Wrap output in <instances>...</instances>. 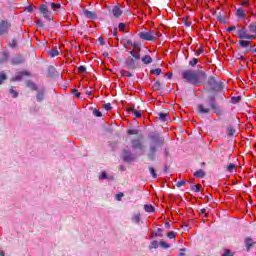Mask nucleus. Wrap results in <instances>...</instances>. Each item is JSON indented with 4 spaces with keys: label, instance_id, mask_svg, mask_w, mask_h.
Here are the masks:
<instances>
[{
    "label": "nucleus",
    "instance_id": "obj_29",
    "mask_svg": "<svg viewBox=\"0 0 256 256\" xmlns=\"http://www.w3.org/2000/svg\"><path fill=\"white\" fill-rule=\"evenodd\" d=\"M51 7H52L53 11H57V9H60V8H61V4L52 3V4H51Z\"/></svg>",
    "mask_w": 256,
    "mask_h": 256
},
{
    "label": "nucleus",
    "instance_id": "obj_48",
    "mask_svg": "<svg viewBox=\"0 0 256 256\" xmlns=\"http://www.w3.org/2000/svg\"><path fill=\"white\" fill-rule=\"evenodd\" d=\"M73 95H75V97H81V93H79V91L77 90H73Z\"/></svg>",
    "mask_w": 256,
    "mask_h": 256
},
{
    "label": "nucleus",
    "instance_id": "obj_23",
    "mask_svg": "<svg viewBox=\"0 0 256 256\" xmlns=\"http://www.w3.org/2000/svg\"><path fill=\"white\" fill-rule=\"evenodd\" d=\"M167 117H169V115L166 114V113H160L159 114L160 121H167Z\"/></svg>",
    "mask_w": 256,
    "mask_h": 256
},
{
    "label": "nucleus",
    "instance_id": "obj_2",
    "mask_svg": "<svg viewBox=\"0 0 256 256\" xmlns=\"http://www.w3.org/2000/svg\"><path fill=\"white\" fill-rule=\"evenodd\" d=\"M182 77L187 83H191L196 87L201 85V81H205L207 79V75L202 70H184L182 72Z\"/></svg>",
    "mask_w": 256,
    "mask_h": 256
},
{
    "label": "nucleus",
    "instance_id": "obj_25",
    "mask_svg": "<svg viewBox=\"0 0 256 256\" xmlns=\"http://www.w3.org/2000/svg\"><path fill=\"white\" fill-rule=\"evenodd\" d=\"M132 221L134 223H139V221H141V215L139 214L134 215V217L132 218Z\"/></svg>",
    "mask_w": 256,
    "mask_h": 256
},
{
    "label": "nucleus",
    "instance_id": "obj_54",
    "mask_svg": "<svg viewBox=\"0 0 256 256\" xmlns=\"http://www.w3.org/2000/svg\"><path fill=\"white\" fill-rule=\"evenodd\" d=\"M7 57H8L7 54H4V55H3L4 61H7Z\"/></svg>",
    "mask_w": 256,
    "mask_h": 256
},
{
    "label": "nucleus",
    "instance_id": "obj_6",
    "mask_svg": "<svg viewBox=\"0 0 256 256\" xmlns=\"http://www.w3.org/2000/svg\"><path fill=\"white\" fill-rule=\"evenodd\" d=\"M112 15L116 18L119 19L121 15H123V9H121L120 5H115L112 7Z\"/></svg>",
    "mask_w": 256,
    "mask_h": 256
},
{
    "label": "nucleus",
    "instance_id": "obj_57",
    "mask_svg": "<svg viewBox=\"0 0 256 256\" xmlns=\"http://www.w3.org/2000/svg\"><path fill=\"white\" fill-rule=\"evenodd\" d=\"M0 63H3V60H0Z\"/></svg>",
    "mask_w": 256,
    "mask_h": 256
},
{
    "label": "nucleus",
    "instance_id": "obj_52",
    "mask_svg": "<svg viewBox=\"0 0 256 256\" xmlns=\"http://www.w3.org/2000/svg\"><path fill=\"white\" fill-rule=\"evenodd\" d=\"M209 83H210V85H213V83H215V79L210 78V79H209Z\"/></svg>",
    "mask_w": 256,
    "mask_h": 256
},
{
    "label": "nucleus",
    "instance_id": "obj_9",
    "mask_svg": "<svg viewBox=\"0 0 256 256\" xmlns=\"http://www.w3.org/2000/svg\"><path fill=\"white\" fill-rule=\"evenodd\" d=\"M83 13L86 19H97V14H95V12H91L89 10H83Z\"/></svg>",
    "mask_w": 256,
    "mask_h": 256
},
{
    "label": "nucleus",
    "instance_id": "obj_11",
    "mask_svg": "<svg viewBox=\"0 0 256 256\" xmlns=\"http://www.w3.org/2000/svg\"><path fill=\"white\" fill-rule=\"evenodd\" d=\"M245 245H246L247 251H251V247H253L255 243H253V240L250 237H248L245 239Z\"/></svg>",
    "mask_w": 256,
    "mask_h": 256
},
{
    "label": "nucleus",
    "instance_id": "obj_31",
    "mask_svg": "<svg viewBox=\"0 0 256 256\" xmlns=\"http://www.w3.org/2000/svg\"><path fill=\"white\" fill-rule=\"evenodd\" d=\"M159 247V243L157 241H153L150 245V249H157Z\"/></svg>",
    "mask_w": 256,
    "mask_h": 256
},
{
    "label": "nucleus",
    "instance_id": "obj_40",
    "mask_svg": "<svg viewBox=\"0 0 256 256\" xmlns=\"http://www.w3.org/2000/svg\"><path fill=\"white\" fill-rule=\"evenodd\" d=\"M210 101H211V107H212V109H215V96H212V97L210 98Z\"/></svg>",
    "mask_w": 256,
    "mask_h": 256
},
{
    "label": "nucleus",
    "instance_id": "obj_5",
    "mask_svg": "<svg viewBox=\"0 0 256 256\" xmlns=\"http://www.w3.org/2000/svg\"><path fill=\"white\" fill-rule=\"evenodd\" d=\"M138 37L143 41H155L159 39V32L157 30L142 31L139 32Z\"/></svg>",
    "mask_w": 256,
    "mask_h": 256
},
{
    "label": "nucleus",
    "instance_id": "obj_34",
    "mask_svg": "<svg viewBox=\"0 0 256 256\" xmlns=\"http://www.w3.org/2000/svg\"><path fill=\"white\" fill-rule=\"evenodd\" d=\"M160 247H163L164 249H169V244L165 241H160Z\"/></svg>",
    "mask_w": 256,
    "mask_h": 256
},
{
    "label": "nucleus",
    "instance_id": "obj_32",
    "mask_svg": "<svg viewBox=\"0 0 256 256\" xmlns=\"http://www.w3.org/2000/svg\"><path fill=\"white\" fill-rule=\"evenodd\" d=\"M222 256H233V252H231V250L226 249L224 250V253L222 254Z\"/></svg>",
    "mask_w": 256,
    "mask_h": 256
},
{
    "label": "nucleus",
    "instance_id": "obj_39",
    "mask_svg": "<svg viewBox=\"0 0 256 256\" xmlns=\"http://www.w3.org/2000/svg\"><path fill=\"white\" fill-rule=\"evenodd\" d=\"M85 71H87V68H85V66H80L78 68V73H85Z\"/></svg>",
    "mask_w": 256,
    "mask_h": 256
},
{
    "label": "nucleus",
    "instance_id": "obj_42",
    "mask_svg": "<svg viewBox=\"0 0 256 256\" xmlns=\"http://www.w3.org/2000/svg\"><path fill=\"white\" fill-rule=\"evenodd\" d=\"M185 180H181V181H179V182H177V184H176V187H183V185H185Z\"/></svg>",
    "mask_w": 256,
    "mask_h": 256
},
{
    "label": "nucleus",
    "instance_id": "obj_7",
    "mask_svg": "<svg viewBox=\"0 0 256 256\" xmlns=\"http://www.w3.org/2000/svg\"><path fill=\"white\" fill-rule=\"evenodd\" d=\"M40 13H42L43 17L46 19H49L51 17V13L49 12V9L47 8V5L41 4L39 6Z\"/></svg>",
    "mask_w": 256,
    "mask_h": 256
},
{
    "label": "nucleus",
    "instance_id": "obj_21",
    "mask_svg": "<svg viewBox=\"0 0 256 256\" xmlns=\"http://www.w3.org/2000/svg\"><path fill=\"white\" fill-rule=\"evenodd\" d=\"M192 191H194V193H199L201 191V184L192 186Z\"/></svg>",
    "mask_w": 256,
    "mask_h": 256
},
{
    "label": "nucleus",
    "instance_id": "obj_13",
    "mask_svg": "<svg viewBox=\"0 0 256 256\" xmlns=\"http://www.w3.org/2000/svg\"><path fill=\"white\" fill-rule=\"evenodd\" d=\"M132 147L133 149H143V144H141V141L139 140H133Z\"/></svg>",
    "mask_w": 256,
    "mask_h": 256
},
{
    "label": "nucleus",
    "instance_id": "obj_41",
    "mask_svg": "<svg viewBox=\"0 0 256 256\" xmlns=\"http://www.w3.org/2000/svg\"><path fill=\"white\" fill-rule=\"evenodd\" d=\"M139 131L137 130H128V135H138Z\"/></svg>",
    "mask_w": 256,
    "mask_h": 256
},
{
    "label": "nucleus",
    "instance_id": "obj_44",
    "mask_svg": "<svg viewBox=\"0 0 256 256\" xmlns=\"http://www.w3.org/2000/svg\"><path fill=\"white\" fill-rule=\"evenodd\" d=\"M10 93L12 94V97H18L19 95V93H17V91H15L14 89H11Z\"/></svg>",
    "mask_w": 256,
    "mask_h": 256
},
{
    "label": "nucleus",
    "instance_id": "obj_4",
    "mask_svg": "<svg viewBox=\"0 0 256 256\" xmlns=\"http://www.w3.org/2000/svg\"><path fill=\"white\" fill-rule=\"evenodd\" d=\"M240 7L236 9L238 19H247V13H251V0H239Z\"/></svg>",
    "mask_w": 256,
    "mask_h": 256
},
{
    "label": "nucleus",
    "instance_id": "obj_53",
    "mask_svg": "<svg viewBox=\"0 0 256 256\" xmlns=\"http://www.w3.org/2000/svg\"><path fill=\"white\" fill-rule=\"evenodd\" d=\"M0 256H5V252L3 250H0Z\"/></svg>",
    "mask_w": 256,
    "mask_h": 256
},
{
    "label": "nucleus",
    "instance_id": "obj_1",
    "mask_svg": "<svg viewBox=\"0 0 256 256\" xmlns=\"http://www.w3.org/2000/svg\"><path fill=\"white\" fill-rule=\"evenodd\" d=\"M240 47L247 48L251 45V41L256 39V22L249 24L248 28L243 26L237 30Z\"/></svg>",
    "mask_w": 256,
    "mask_h": 256
},
{
    "label": "nucleus",
    "instance_id": "obj_3",
    "mask_svg": "<svg viewBox=\"0 0 256 256\" xmlns=\"http://www.w3.org/2000/svg\"><path fill=\"white\" fill-rule=\"evenodd\" d=\"M130 55L131 56L126 59V67H128V69H135V67H137V61L141 60V48H137V44H133Z\"/></svg>",
    "mask_w": 256,
    "mask_h": 256
},
{
    "label": "nucleus",
    "instance_id": "obj_22",
    "mask_svg": "<svg viewBox=\"0 0 256 256\" xmlns=\"http://www.w3.org/2000/svg\"><path fill=\"white\" fill-rule=\"evenodd\" d=\"M27 87H30V89H32V91H36L37 90V86L33 82H31V81L27 82Z\"/></svg>",
    "mask_w": 256,
    "mask_h": 256
},
{
    "label": "nucleus",
    "instance_id": "obj_49",
    "mask_svg": "<svg viewBox=\"0 0 256 256\" xmlns=\"http://www.w3.org/2000/svg\"><path fill=\"white\" fill-rule=\"evenodd\" d=\"M157 152V147L151 146L150 147V153H156Z\"/></svg>",
    "mask_w": 256,
    "mask_h": 256
},
{
    "label": "nucleus",
    "instance_id": "obj_46",
    "mask_svg": "<svg viewBox=\"0 0 256 256\" xmlns=\"http://www.w3.org/2000/svg\"><path fill=\"white\" fill-rule=\"evenodd\" d=\"M124 196L123 193L116 194V200L121 201V198Z\"/></svg>",
    "mask_w": 256,
    "mask_h": 256
},
{
    "label": "nucleus",
    "instance_id": "obj_16",
    "mask_svg": "<svg viewBox=\"0 0 256 256\" xmlns=\"http://www.w3.org/2000/svg\"><path fill=\"white\" fill-rule=\"evenodd\" d=\"M144 209L147 213H153V211H155V207L151 204L144 205Z\"/></svg>",
    "mask_w": 256,
    "mask_h": 256
},
{
    "label": "nucleus",
    "instance_id": "obj_58",
    "mask_svg": "<svg viewBox=\"0 0 256 256\" xmlns=\"http://www.w3.org/2000/svg\"><path fill=\"white\" fill-rule=\"evenodd\" d=\"M180 255L183 256V255H185V254L181 253Z\"/></svg>",
    "mask_w": 256,
    "mask_h": 256
},
{
    "label": "nucleus",
    "instance_id": "obj_43",
    "mask_svg": "<svg viewBox=\"0 0 256 256\" xmlns=\"http://www.w3.org/2000/svg\"><path fill=\"white\" fill-rule=\"evenodd\" d=\"M175 237H176V234H175V232H170V233H168V238L169 239H175Z\"/></svg>",
    "mask_w": 256,
    "mask_h": 256
},
{
    "label": "nucleus",
    "instance_id": "obj_27",
    "mask_svg": "<svg viewBox=\"0 0 256 256\" xmlns=\"http://www.w3.org/2000/svg\"><path fill=\"white\" fill-rule=\"evenodd\" d=\"M7 79V75L5 73H0V85Z\"/></svg>",
    "mask_w": 256,
    "mask_h": 256
},
{
    "label": "nucleus",
    "instance_id": "obj_10",
    "mask_svg": "<svg viewBox=\"0 0 256 256\" xmlns=\"http://www.w3.org/2000/svg\"><path fill=\"white\" fill-rule=\"evenodd\" d=\"M25 75L29 76V72H25V71L19 72L16 74L15 78L12 79V81H21V79H23V77H25Z\"/></svg>",
    "mask_w": 256,
    "mask_h": 256
},
{
    "label": "nucleus",
    "instance_id": "obj_12",
    "mask_svg": "<svg viewBox=\"0 0 256 256\" xmlns=\"http://www.w3.org/2000/svg\"><path fill=\"white\" fill-rule=\"evenodd\" d=\"M142 63L144 65H149L150 63H153V58H151L149 55H145L142 57Z\"/></svg>",
    "mask_w": 256,
    "mask_h": 256
},
{
    "label": "nucleus",
    "instance_id": "obj_14",
    "mask_svg": "<svg viewBox=\"0 0 256 256\" xmlns=\"http://www.w3.org/2000/svg\"><path fill=\"white\" fill-rule=\"evenodd\" d=\"M194 177H197L198 179H203V177H205V171H203L202 169L196 171L194 173Z\"/></svg>",
    "mask_w": 256,
    "mask_h": 256
},
{
    "label": "nucleus",
    "instance_id": "obj_20",
    "mask_svg": "<svg viewBox=\"0 0 256 256\" xmlns=\"http://www.w3.org/2000/svg\"><path fill=\"white\" fill-rule=\"evenodd\" d=\"M199 63V59L193 58L192 60L189 61L190 67H195Z\"/></svg>",
    "mask_w": 256,
    "mask_h": 256
},
{
    "label": "nucleus",
    "instance_id": "obj_24",
    "mask_svg": "<svg viewBox=\"0 0 256 256\" xmlns=\"http://www.w3.org/2000/svg\"><path fill=\"white\" fill-rule=\"evenodd\" d=\"M131 111L137 119L141 118V113L138 110L132 108Z\"/></svg>",
    "mask_w": 256,
    "mask_h": 256
},
{
    "label": "nucleus",
    "instance_id": "obj_50",
    "mask_svg": "<svg viewBox=\"0 0 256 256\" xmlns=\"http://www.w3.org/2000/svg\"><path fill=\"white\" fill-rule=\"evenodd\" d=\"M107 178V173L102 172L101 175L99 176V179H106Z\"/></svg>",
    "mask_w": 256,
    "mask_h": 256
},
{
    "label": "nucleus",
    "instance_id": "obj_35",
    "mask_svg": "<svg viewBox=\"0 0 256 256\" xmlns=\"http://www.w3.org/2000/svg\"><path fill=\"white\" fill-rule=\"evenodd\" d=\"M103 108H104L106 111H111V109H113V107H111V103L104 104Z\"/></svg>",
    "mask_w": 256,
    "mask_h": 256
},
{
    "label": "nucleus",
    "instance_id": "obj_36",
    "mask_svg": "<svg viewBox=\"0 0 256 256\" xmlns=\"http://www.w3.org/2000/svg\"><path fill=\"white\" fill-rule=\"evenodd\" d=\"M93 113H94L95 117H103V114L101 113V111H99V110H97V109H95V110L93 111Z\"/></svg>",
    "mask_w": 256,
    "mask_h": 256
},
{
    "label": "nucleus",
    "instance_id": "obj_51",
    "mask_svg": "<svg viewBox=\"0 0 256 256\" xmlns=\"http://www.w3.org/2000/svg\"><path fill=\"white\" fill-rule=\"evenodd\" d=\"M37 99H38V101H41V99H43V94L39 93V94L37 95Z\"/></svg>",
    "mask_w": 256,
    "mask_h": 256
},
{
    "label": "nucleus",
    "instance_id": "obj_33",
    "mask_svg": "<svg viewBox=\"0 0 256 256\" xmlns=\"http://www.w3.org/2000/svg\"><path fill=\"white\" fill-rule=\"evenodd\" d=\"M234 169H235V164H229L227 166V171H229L230 173H233Z\"/></svg>",
    "mask_w": 256,
    "mask_h": 256
},
{
    "label": "nucleus",
    "instance_id": "obj_37",
    "mask_svg": "<svg viewBox=\"0 0 256 256\" xmlns=\"http://www.w3.org/2000/svg\"><path fill=\"white\" fill-rule=\"evenodd\" d=\"M125 27H126L125 23H120V24L118 25L119 31H125Z\"/></svg>",
    "mask_w": 256,
    "mask_h": 256
},
{
    "label": "nucleus",
    "instance_id": "obj_28",
    "mask_svg": "<svg viewBox=\"0 0 256 256\" xmlns=\"http://www.w3.org/2000/svg\"><path fill=\"white\" fill-rule=\"evenodd\" d=\"M199 215H204V217L207 218L208 217L207 209H205V208L200 209Z\"/></svg>",
    "mask_w": 256,
    "mask_h": 256
},
{
    "label": "nucleus",
    "instance_id": "obj_47",
    "mask_svg": "<svg viewBox=\"0 0 256 256\" xmlns=\"http://www.w3.org/2000/svg\"><path fill=\"white\" fill-rule=\"evenodd\" d=\"M123 75H124V77H132V74L129 71H124Z\"/></svg>",
    "mask_w": 256,
    "mask_h": 256
},
{
    "label": "nucleus",
    "instance_id": "obj_56",
    "mask_svg": "<svg viewBox=\"0 0 256 256\" xmlns=\"http://www.w3.org/2000/svg\"><path fill=\"white\" fill-rule=\"evenodd\" d=\"M165 226H166V227H169V223H166Z\"/></svg>",
    "mask_w": 256,
    "mask_h": 256
},
{
    "label": "nucleus",
    "instance_id": "obj_45",
    "mask_svg": "<svg viewBox=\"0 0 256 256\" xmlns=\"http://www.w3.org/2000/svg\"><path fill=\"white\" fill-rule=\"evenodd\" d=\"M236 29H237V27H235V26H230V27L227 28V32H228V33H231V31H235Z\"/></svg>",
    "mask_w": 256,
    "mask_h": 256
},
{
    "label": "nucleus",
    "instance_id": "obj_19",
    "mask_svg": "<svg viewBox=\"0 0 256 256\" xmlns=\"http://www.w3.org/2000/svg\"><path fill=\"white\" fill-rule=\"evenodd\" d=\"M50 57H57L59 55V50L58 49H52L49 52Z\"/></svg>",
    "mask_w": 256,
    "mask_h": 256
},
{
    "label": "nucleus",
    "instance_id": "obj_8",
    "mask_svg": "<svg viewBox=\"0 0 256 256\" xmlns=\"http://www.w3.org/2000/svg\"><path fill=\"white\" fill-rule=\"evenodd\" d=\"M123 159L124 161H127V162L133 161V154H131V151L124 150Z\"/></svg>",
    "mask_w": 256,
    "mask_h": 256
},
{
    "label": "nucleus",
    "instance_id": "obj_38",
    "mask_svg": "<svg viewBox=\"0 0 256 256\" xmlns=\"http://www.w3.org/2000/svg\"><path fill=\"white\" fill-rule=\"evenodd\" d=\"M148 157L151 161H153V159H155V153H153V152H151V150H149Z\"/></svg>",
    "mask_w": 256,
    "mask_h": 256
},
{
    "label": "nucleus",
    "instance_id": "obj_18",
    "mask_svg": "<svg viewBox=\"0 0 256 256\" xmlns=\"http://www.w3.org/2000/svg\"><path fill=\"white\" fill-rule=\"evenodd\" d=\"M198 109H199L200 113H209V108H205V106H203V104H200L198 106Z\"/></svg>",
    "mask_w": 256,
    "mask_h": 256
},
{
    "label": "nucleus",
    "instance_id": "obj_17",
    "mask_svg": "<svg viewBox=\"0 0 256 256\" xmlns=\"http://www.w3.org/2000/svg\"><path fill=\"white\" fill-rule=\"evenodd\" d=\"M227 135H228V137H233L235 135V128L228 127L227 128Z\"/></svg>",
    "mask_w": 256,
    "mask_h": 256
},
{
    "label": "nucleus",
    "instance_id": "obj_26",
    "mask_svg": "<svg viewBox=\"0 0 256 256\" xmlns=\"http://www.w3.org/2000/svg\"><path fill=\"white\" fill-rule=\"evenodd\" d=\"M149 171L154 179L157 178V173L155 172V168L149 167Z\"/></svg>",
    "mask_w": 256,
    "mask_h": 256
},
{
    "label": "nucleus",
    "instance_id": "obj_55",
    "mask_svg": "<svg viewBox=\"0 0 256 256\" xmlns=\"http://www.w3.org/2000/svg\"><path fill=\"white\" fill-rule=\"evenodd\" d=\"M28 11H33V8L31 6L28 7Z\"/></svg>",
    "mask_w": 256,
    "mask_h": 256
},
{
    "label": "nucleus",
    "instance_id": "obj_30",
    "mask_svg": "<svg viewBox=\"0 0 256 256\" xmlns=\"http://www.w3.org/2000/svg\"><path fill=\"white\" fill-rule=\"evenodd\" d=\"M151 73L152 75H161V69L157 68V69L151 70Z\"/></svg>",
    "mask_w": 256,
    "mask_h": 256
},
{
    "label": "nucleus",
    "instance_id": "obj_15",
    "mask_svg": "<svg viewBox=\"0 0 256 256\" xmlns=\"http://www.w3.org/2000/svg\"><path fill=\"white\" fill-rule=\"evenodd\" d=\"M203 51H204L203 46L200 45L195 48L194 53L196 57H199V55H201Z\"/></svg>",
    "mask_w": 256,
    "mask_h": 256
}]
</instances>
